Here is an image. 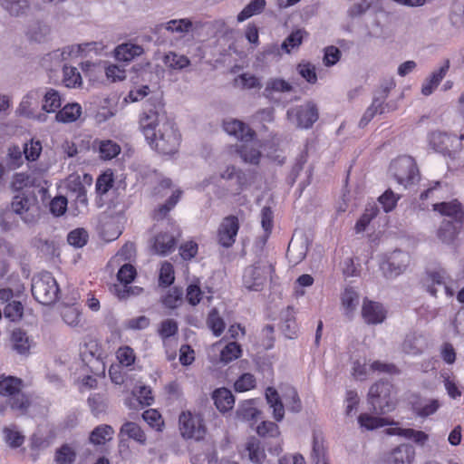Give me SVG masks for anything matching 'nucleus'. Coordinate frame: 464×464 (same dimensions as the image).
Returning <instances> with one entry per match:
<instances>
[{
  "label": "nucleus",
  "instance_id": "obj_1",
  "mask_svg": "<svg viewBox=\"0 0 464 464\" xmlns=\"http://www.w3.org/2000/svg\"><path fill=\"white\" fill-rule=\"evenodd\" d=\"M139 125L152 150L161 154H173L177 151L180 135L158 100L146 101Z\"/></svg>",
  "mask_w": 464,
  "mask_h": 464
},
{
  "label": "nucleus",
  "instance_id": "obj_2",
  "mask_svg": "<svg viewBox=\"0 0 464 464\" xmlns=\"http://www.w3.org/2000/svg\"><path fill=\"white\" fill-rule=\"evenodd\" d=\"M224 130L228 135L246 143L238 149L245 162L258 163L261 154L252 143L255 132L246 123L238 120H227L224 122Z\"/></svg>",
  "mask_w": 464,
  "mask_h": 464
},
{
  "label": "nucleus",
  "instance_id": "obj_3",
  "mask_svg": "<svg viewBox=\"0 0 464 464\" xmlns=\"http://www.w3.org/2000/svg\"><path fill=\"white\" fill-rule=\"evenodd\" d=\"M429 146L438 153H440L450 160L459 159L463 145L456 134L441 130L431 131L428 135Z\"/></svg>",
  "mask_w": 464,
  "mask_h": 464
},
{
  "label": "nucleus",
  "instance_id": "obj_4",
  "mask_svg": "<svg viewBox=\"0 0 464 464\" xmlns=\"http://www.w3.org/2000/svg\"><path fill=\"white\" fill-rule=\"evenodd\" d=\"M22 380L13 376L0 379V395L9 398V404L14 411L24 412L29 406V399L22 392Z\"/></svg>",
  "mask_w": 464,
  "mask_h": 464
},
{
  "label": "nucleus",
  "instance_id": "obj_5",
  "mask_svg": "<svg viewBox=\"0 0 464 464\" xmlns=\"http://www.w3.org/2000/svg\"><path fill=\"white\" fill-rule=\"evenodd\" d=\"M59 293L56 280L49 272H42L33 278L32 294L43 304L55 302Z\"/></svg>",
  "mask_w": 464,
  "mask_h": 464
},
{
  "label": "nucleus",
  "instance_id": "obj_6",
  "mask_svg": "<svg viewBox=\"0 0 464 464\" xmlns=\"http://www.w3.org/2000/svg\"><path fill=\"white\" fill-rule=\"evenodd\" d=\"M273 266L266 260H258L245 268L242 282L245 288L251 291L262 290L267 276L272 273Z\"/></svg>",
  "mask_w": 464,
  "mask_h": 464
},
{
  "label": "nucleus",
  "instance_id": "obj_7",
  "mask_svg": "<svg viewBox=\"0 0 464 464\" xmlns=\"http://www.w3.org/2000/svg\"><path fill=\"white\" fill-rule=\"evenodd\" d=\"M11 208L27 224L35 223L40 215L37 198L32 193L23 192L14 196L11 203Z\"/></svg>",
  "mask_w": 464,
  "mask_h": 464
},
{
  "label": "nucleus",
  "instance_id": "obj_8",
  "mask_svg": "<svg viewBox=\"0 0 464 464\" xmlns=\"http://www.w3.org/2000/svg\"><path fill=\"white\" fill-rule=\"evenodd\" d=\"M368 402L376 414L391 411L394 408L391 399V385L383 382L372 384L369 390Z\"/></svg>",
  "mask_w": 464,
  "mask_h": 464
},
{
  "label": "nucleus",
  "instance_id": "obj_9",
  "mask_svg": "<svg viewBox=\"0 0 464 464\" xmlns=\"http://www.w3.org/2000/svg\"><path fill=\"white\" fill-rule=\"evenodd\" d=\"M390 171L403 188L413 184L419 179L418 169L414 160L410 156L396 159L390 167Z\"/></svg>",
  "mask_w": 464,
  "mask_h": 464
},
{
  "label": "nucleus",
  "instance_id": "obj_10",
  "mask_svg": "<svg viewBox=\"0 0 464 464\" xmlns=\"http://www.w3.org/2000/svg\"><path fill=\"white\" fill-rule=\"evenodd\" d=\"M290 123L300 129H309L318 120L319 112L316 105L308 102L303 105L290 108L286 112Z\"/></svg>",
  "mask_w": 464,
  "mask_h": 464
},
{
  "label": "nucleus",
  "instance_id": "obj_11",
  "mask_svg": "<svg viewBox=\"0 0 464 464\" xmlns=\"http://www.w3.org/2000/svg\"><path fill=\"white\" fill-rule=\"evenodd\" d=\"M179 430L184 438L201 440L206 430L202 423V420L198 415H193L190 412H182L179 415Z\"/></svg>",
  "mask_w": 464,
  "mask_h": 464
},
{
  "label": "nucleus",
  "instance_id": "obj_12",
  "mask_svg": "<svg viewBox=\"0 0 464 464\" xmlns=\"http://www.w3.org/2000/svg\"><path fill=\"white\" fill-rule=\"evenodd\" d=\"M410 263V256L402 251L393 252L389 259L381 266L383 275L388 278L396 277L405 271Z\"/></svg>",
  "mask_w": 464,
  "mask_h": 464
},
{
  "label": "nucleus",
  "instance_id": "obj_13",
  "mask_svg": "<svg viewBox=\"0 0 464 464\" xmlns=\"http://www.w3.org/2000/svg\"><path fill=\"white\" fill-rule=\"evenodd\" d=\"M450 277L444 269L434 270L427 273L425 285L429 293L436 296L438 287H441L448 296L454 295V290L449 285Z\"/></svg>",
  "mask_w": 464,
  "mask_h": 464
},
{
  "label": "nucleus",
  "instance_id": "obj_14",
  "mask_svg": "<svg viewBox=\"0 0 464 464\" xmlns=\"http://www.w3.org/2000/svg\"><path fill=\"white\" fill-rule=\"evenodd\" d=\"M239 229L238 218L235 216H228L223 218L218 231V243L224 247H230L236 241Z\"/></svg>",
  "mask_w": 464,
  "mask_h": 464
},
{
  "label": "nucleus",
  "instance_id": "obj_15",
  "mask_svg": "<svg viewBox=\"0 0 464 464\" xmlns=\"http://www.w3.org/2000/svg\"><path fill=\"white\" fill-rule=\"evenodd\" d=\"M123 217L121 211L117 213L116 216H111L109 213H104L100 217L99 223L103 237L108 241L116 239L121 234V221Z\"/></svg>",
  "mask_w": 464,
  "mask_h": 464
},
{
  "label": "nucleus",
  "instance_id": "obj_16",
  "mask_svg": "<svg viewBox=\"0 0 464 464\" xmlns=\"http://www.w3.org/2000/svg\"><path fill=\"white\" fill-rule=\"evenodd\" d=\"M416 459L415 448L410 443H401L390 450L387 464H413Z\"/></svg>",
  "mask_w": 464,
  "mask_h": 464
},
{
  "label": "nucleus",
  "instance_id": "obj_17",
  "mask_svg": "<svg viewBox=\"0 0 464 464\" xmlns=\"http://www.w3.org/2000/svg\"><path fill=\"white\" fill-rule=\"evenodd\" d=\"M43 96V92L39 89L29 91L22 99L17 112L26 118H33L38 108L39 101Z\"/></svg>",
  "mask_w": 464,
  "mask_h": 464
},
{
  "label": "nucleus",
  "instance_id": "obj_18",
  "mask_svg": "<svg viewBox=\"0 0 464 464\" xmlns=\"http://www.w3.org/2000/svg\"><path fill=\"white\" fill-rule=\"evenodd\" d=\"M362 315L367 324H377L384 321L386 311L381 304L364 300L362 307Z\"/></svg>",
  "mask_w": 464,
  "mask_h": 464
},
{
  "label": "nucleus",
  "instance_id": "obj_19",
  "mask_svg": "<svg viewBox=\"0 0 464 464\" xmlns=\"http://www.w3.org/2000/svg\"><path fill=\"white\" fill-rule=\"evenodd\" d=\"M462 223L459 220H443L437 231L438 238L444 244H452L461 230Z\"/></svg>",
  "mask_w": 464,
  "mask_h": 464
},
{
  "label": "nucleus",
  "instance_id": "obj_20",
  "mask_svg": "<svg viewBox=\"0 0 464 464\" xmlns=\"http://www.w3.org/2000/svg\"><path fill=\"white\" fill-rule=\"evenodd\" d=\"M144 49L141 45L132 43H124L114 49V57L120 62H130L142 55Z\"/></svg>",
  "mask_w": 464,
  "mask_h": 464
},
{
  "label": "nucleus",
  "instance_id": "obj_21",
  "mask_svg": "<svg viewBox=\"0 0 464 464\" xmlns=\"http://www.w3.org/2000/svg\"><path fill=\"white\" fill-rule=\"evenodd\" d=\"M175 237L169 233L158 234L152 243V251L160 256H166L175 248Z\"/></svg>",
  "mask_w": 464,
  "mask_h": 464
},
{
  "label": "nucleus",
  "instance_id": "obj_22",
  "mask_svg": "<svg viewBox=\"0 0 464 464\" xmlns=\"http://www.w3.org/2000/svg\"><path fill=\"white\" fill-rule=\"evenodd\" d=\"M433 209L440 212L443 216L452 218L453 221L463 222V210L461 204L458 200L450 202H441L433 205Z\"/></svg>",
  "mask_w": 464,
  "mask_h": 464
},
{
  "label": "nucleus",
  "instance_id": "obj_23",
  "mask_svg": "<svg viewBox=\"0 0 464 464\" xmlns=\"http://www.w3.org/2000/svg\"><path fill=\"white\" fill-rule=\"evenodd\" d=\"M449 68L450 62L446 61L442 66L433 72L432 74L423 82L421 87V93L425 96L431 94L447 74Z\"/></svg>",
  "mask_w": 464,
  "mask_h": 464
},
{
  "label": "nucleus",
  "instance_id": "obj_24",
  "mask_svg": "<svg viewBox=\"0 0 464 464\" xmlns=\"http://www.w3.org/2000/svg\"><path fill=\"white\" fill-rule=\"evenodd\" d=\"M426 347V341L421 334H408L402 343V350L410 355L420 354Z\"/></svg>",
  "mask_w": 464,
  "mask_h": 464
},
{
  "label": "nucleus",
  "instance_id": "obj_25",
  "mask_svg": "<svg viewBox=\"0 0 464 464\" xmlns=\"http://www.w3.org/2000/svg\"><path fill=\"white\" fill-rule=\"evenodd\" d=\"M294 90L292 83L282 78H270L266 83L264 96L272 98L275 93H288Z\"/></svg>",
  "mask_w": 464,
  "mask_h": 464
},
{
  "label": "nucleus",
  "instance_id": "obj_26",
  "mask_svg": "<svg viewBox=\"0 0 464 464\" xmlns=\"http://www.w3.org/2000/svg\"><path fill=\"white\" fill-rule=\"evenodd\" d=\"M266 399L271 409H273V417L276 421H281L285 416V406L278 395V392L273 387L266 390Z\"/></svg>",
  "mask_w": 464,
  "mask_h": 464
},
{
  "label": "nucleus",
  "instance_id": "obj_27",
  "mask_svg": "<svg viewBox=\"0 0 464 464\" xmlns=\"http://www.w3.org/2000/svg\"><path fill=\"white\" fill-rule=\"evenodd\" d=\"M245 453L247 454L249 460L256 464H261L266 459L265 450L259 440L255 437L246 442Z\"/></svg>",
  "mask_w": 464,
  "mask_h": 464
},
{
  "label": "nucleus",
  "instance_id": "obj_28",
  "mask_svg": "<svg viewBox=\"0 0 464 464\" xmlns=\"http://www.w3.org/2000/svg\"><path fill=\"white\" fill-rule=\"evenodd\" d=\"M213 400L216 407L222 412L231 410L235 404L232 392L226 389H218L213 392Z\"/></svg>",
  "mask_w": 464,
  "mask_h": 464
},
{
  "label": "nucleus",
  "instance_id": "obj_29",
  "mask_svg": "<svg viewBox=\"0 0 464 464\" xmlns=\"http://www.w3.org/2000/svg\"><path fill=\"white\" fill-rule=\"evenodd\" d=\"M42 98V110L48 113L56 112L62 105V99L59 92L53 88H47L45 92H43Z\"/></svg>",
  "mask_w": 464,
  "mask_h": 464
},
{
  "label": "nucleus",
  "instance_id": "obj_30",
  "mask_svg": "<svg viewBox=\"0 0 464 464\" xmlns=\"http://www.w3.org/2000/svg\"><path fill=\"white\" fill-rule=\"evenodd\" d=\"M165 66L170 70L180 71L190 65V60L184 54L168 52L162 57Z\"/></svg>",
  "mask_w": 464,
  "mask_h": 464
},
{
  "label": "nucleus",
  "instance_id": "obj_31",
  "mask_svg": "<svg viewBox=\"0 0 464 464\" xmlns=\"http://www.w3.org/2000/svg\"><path fill=\"white\" fill-rule=\"evenodd\" d=\"M77 456V449L74 444L64 443L54 453L55 464H72Z\"/></svg>",
  "mask_w": 464,
  "mask_h": 464
},
{
  "label": "nucleus",
  "instance_id": "obj_32",
  "mask_svg": "<svg viewBox=\"0 0 464 464\" xmlns=\"http://www.w3.org/2000/svg\"><path fill=\"white\" fill-rule=\"evenodd\" d=\"M81 115V105L79 103H69L57 111L55 118L60 122L69 123L78 120Z\"/></svg>",
  "mask_w": 464,
  "mask_h": 464
},
{
  "label": "nucleus",
  "instance_id": "obj_33",
  "mask_svg": "<svg viewBox=\"0 0 464 464\" xmlns=\"http://www.w3.org/2000/svg\"><path fill=\"white\" fill-rule=\"evenodd\" d=\"M62 317L64 323L70 327H83L84 322L82 317V312L74 305L64 306L62 310Z\"/></svg>",
  "mask_w": 464,
  "mask_h": 464
},
{
  "label": "nucleus",
  "instance_id": "obj_34",
  "mask_svg": "<svg viewBox=\"0 0 464 464\" xmlns=\"http://www.w3.org/2000/svg\"><path fill=\"white\" fill-rule=\"evenodd\" d=\"M358 422L362 428L368 430H372L387 425L397 424V422H394L388 418L374 417L367 413L361 414L358 418Z\"/></svg>",
  "mask_w": 464,
  "mask_h": 464
},
{
  "label": "nucleus",
  "instance_id": "obj_35",
  "mask_svg": "<svg viewBox=\"0 0 464 464\" xmlns=\"http://www.w3.org/2000/svg\"><path fill=\"white\" fill-rule=\"evenodd\" d=\"M0 5L13 16L25 14L30 7L29 0H0Z\"/></svg>",
  "mask_w": 464,
  "mask_h": 464
},
{
  "label": "nucleus",
  "instance_id": "obj_36",
  "mask_svg": "<svg viewBox=\"0 0 464 464\" xmlns=\"http://www.w3.org/2000/svg\"><path fill=\"white\" fill-rule=\"evenodd\" d=\"M114 430L111 426L102 424L97 426L90 434L89 440L94 445H103L112 439Z\"/></svg>",
  "mask_w": 464,
  "mask_h": 464
},
{
  "label": "nucleus",
  "instance_id": "obj_37",
  "mask_svg": "<svg viewBox=\"0 0 464 464\" xmlns=\"http://www.w3.org/2000/svg\"><path fill=\"white\" fill-rule=\"evenodd\" d=\"M283 400L285 401L286 408L295 413L302 411V402L297 393V391L292 386H285L282 390Z\"/></svg>",
  "mask_w": 464,
  "mask_h": 464
},
{
  "label": "nucleus",
  "instance_id": "obj_38",
  "mask_svg": "<svg viewBox=\"0 0 464 464\" xmlns=\"http://www.w3.org/2000/svg\"><path fill=\"white\" fill-rule=\"evenodd\" d=\"M160 26L172 34L183 35L191 31L193 24L189 19L182 18L169 20Z\"/></svg>",
  "mask_w": 464,
  "mask_h": 464
},
{
  "label": "nucleus",
  "instance_id": "obj_39",
  "mask_svg": "<svg viewBox=\"0 0 464 464\" xmlns=\"http://www.w3.org/2000/svg\"><path fill=\"white\" fill-rule=\"evenodd\" d=\"M359 304V295L353 287H346L342 295V305L347 316H352Z\"/></svg>",
  "mask_w": 464,
  "mask_h": 464
},
{
  "label": "nucleus",
  "instance_id": "obj_40",
  "mask_svg": "<svg viewBox=\"0 0 464 464\" xmlns=\"http://www.w3.org/2000/svg\"><path fill=\"white\" fill-rule=\"evenodd\" d=\"M386 108H388V104H384L383 99L375 98L373 99L372 104L368 107V109L365 111L364 114L362 115L359 126L363 128L365 127L371 120L374 117L377 113H384L386 111Z\"/></svg>",
  "mask_w": 464,
  "mask_h": 464
},
{
  "label": "nucleus",
  "instance_id": "obj_41",
  "mask_svg": "<svg viewBox=\"0 0 464 464\" xmlns=\"http://www.w3.org/2000/svg\"><path fill=\"white\" fill-rule=\"evenodd\" d=\"M12 342L14 349L21 354H25L32 345V340L28 337L26 333L21 329L13 331Z\"/></svg>",
  "mask_w": 464,
  "mask_h": 464
},
{
  "label": "nucleus",
  "instance_id": "obj_42",
  "mask_svg": "<svg viewBox=\"0 0 464 464\" xmlns=\"http://www.w3.org/2000/svg\"><path fill=\"white\" fill-rule=\"evenodd\" d=\"M440 403L436 399H423L414 405V411L416 415L426 418L434 414L439 408Z\"/></svg>",
  "mask_w": 464,
  "mask_h": 464
},
{
  "label": "nucleus",
  "instance_id": "obj_43",
  "mask_svg": "<svg viewBox=\"0 0 464 464\" xmlns=\"http://www.w3.org/2000/svg\"><path fill=\"white\" fill-rule=\"evenodd\" d=\"M266 6V0H252L246 5L243 10L237 14L239 23L252 17L253 15L261 14Z\"/></svg>",
  "mask_w": 464,
  "mask_h": 464
},
{
  "label": "nucleus",
  "instance_id": "obj_44",
  "mask_svg": "<svg viewBox=\"0 0 464 464\" xmlns=\"http://www.w3.org/2000/svg\"><path fill=\"white\" fill-rule=\"evenodd\" d=\"M120 434L125 435L128 438L132 439L140 444H144L146 442V435L144 431L135 422H125L120 430Z\"/></svg>",
  "mask_w": 464,
  "mask_h": 464
},
{
  "label": "nucleus",
  "instance_id": "obj_45",
  "mask_svg": "<svg viewBox=\"0 0 464 464\" xmlns=\"http://www.w3.org/2000/svg\"><path fill=\"white\" fill-rule=\"evenodd\" d=\"M234 84L243 90L260 89L262 87L260 79L249 72H244L236 77Z\"/></svg>",
  "mask_w": 464,
  "mask_h": 464
},
{
  "label": "nucleus",
  "instance_id": "obj_46",
  "mask_svg": "<svg viewBox=\"0 0 464 464\" xmlns=\"http://www.w3.org/2000/svg\"><path fill=\"white\" fill-rule=\"evenodd\" d=\"M306 252L307 245L305 241L300 243L293 239L290 241L287 249V256L292 263L298 264L301 262L305 257Z\"/></svg>",
  "mask_w": 464,
  "mask_h": 464
},
{
  "label": "nucleus",
  "instance_id": "obj_47",
  "mask_svg": "<svg viewBox=\"0 0 464 464\" xmlns=\"http://www.w3.org/2000/svg\"><path fill=\"white\" fill-rule=\"evenodd\" d=\"M280 328L286 338L294 339L297 336V324L293 313L289 309L285 312L282 319Z\"/></svg>",
  "mask_w": 464,
  "mask_h": 464
},
{
  "label": "nucleus",
  "instance_id": "obj_48",
  "mask_svg": "<svg viewBox=\"0 0 464 464\" xmlns=\"http://www.w3.org/2000/svg\"><path fill=\"white\" fill-rule=\"evenodd\" d=\"M181 190L176 189L175 191H173L169 198L167 200V202L163 205H160L154 211V218L157 220H160L166 218L169 212L176 206V204L179 200Z\"/></svg>",
  "mask_w": 464,
  "mask_h": 464
},
{
  "label": "nucleus",
  "instance_id": "obj_49",
  "mask_svg": "<svg viewBox=\"0 0 464 464\" xmlns=\"http://www.w3.org/2000/svg\"><path fill=\"white\" fill-rule=\"evenodd\" d=\"M11 185L14 190H22L27 187L36 186L38 183L37 179L34 176L20 172L14 175Z\"/></svg>",
  "mask_w": 464,
  "mask_h": 464
},
{
  "label": "nucleus",
  "instance_id": "obj_50",
  "mask_svg": "<svg viewBox=\"0 0 464 464\" xmlns=\"http://www.w3.org/2000/svg\"><path fill=\"white\" fill-rule=\"evenodd\" d=\"M63 82L68 88H75L82 84V76L77 68L63 65Z\"/></svg>",
  "mask_w": 464,
  "mask_h": 464
},
{
  "label": "nucleus",
  "instance_id": "obj_51",
  "mask_svg": "<svg viewBox=\"0 0 464 464\" xmlns=\"http://www.w3.org/2000/svg\"><path fill=\"white\" fill-rule=\"evenodd\" d=\"M305 34V31L301 29L292 32L282 43L281 48L290 53L293 49L299 47Z\"/></svg>",
  "mask_w": 464,
  "mask_h": 464
},
{
  "label": "nucleus",
  "instance_id": "obj_52",
  "mask_svg": "<svg viewBox=\"0 0 464 464\" xmlns=\"http://www.w3.org/2000/svg\"><path fill=\"white\" fill-rule=\"evenodd\" d=\"M121 151L120 146L110 140H102L99 145L100 156L103 160H111L116 157Z\"/></svg>",
  "mask_w": 464,
  "mask_h": 464
},
{
  "label": "nucleus",
  "instance_id": "obj_53",
  "mask_svg": "<svg viewBox=\"0 0 464 464\" xmlns=\"http://www.w3.org/2000/svg\"><path fill=\"white\" fill-rule=\"evenodd\" d=\"M24 159L28 161H35L43 150L42 143L40 140H30L28 142L24 144Z\"/></svg>",
  "mask_w": 464,
  "mask_h": 464
},
{
  "label": "nucleus",
  "instance_id": "obj_54",
  "mask_svg": "<svg viewBox=\"0 0 464 464\" xmlns=\"http://www.w3.org/2000/svg\"><path fill=\"white\" fill-rule=\"evenodd\" d=\"M259 411L255 407L253 401H246L239 404L237 410V416L243 420H250L258 415Z\"/></svg>",
  "mask_w": 464,
  "mask_h": 464
},
{
  "label": "nucleus",
  "instance_id": "obj_55",
  "mask_svg": "<svg viewBox=\"0 0 464 464\" xmlns=\"http://www.w3.org/2000/svg\"><path fill=\"white\" fill-rule=\"evenodd\" d=\"M240 345L236 342L227 343L220 352V361L228 363L241 355Z\"/></svg>",
  "mask_w": 464,
  "mask_h": 464
},
{
  "label": "nucleus",
  "instance_id": "obj_56",
  "mask_svg": "<svg viewBox=\"0 0 464 464\" xmlns=\"http://www.w3.org/2000/svg\"><path fill=\"white\" fill-rule=\"evenodd\" d=\"M207 324L216 336H219L225 329V323L216 308L210 311Z\"/></svg>",
  "mask_w": 464,
  "mask_h": 464
},
{
  "label": "nucleus",
  "instance_id": "obj_57",
  "mask_svg": "<svg viewBox=\"0 0 464 464\" xmlns=\"http://www.w3.org/2000/svg\"><path fill=\"white\" fill-rule=\"evenodd\" d=\"M311 457L315 464H329L325 458V447L322 440L314 437Z\"/></svg>",
  "mask_w": 464,
  "mask_h": 464
},
{
  "label": "nucleus",
  "instance_id": "obj_58",
  "mask_svg": "<svg viewBox=\"0 0 464 464\" xmlns=\"http://www.w3.org/2000/svg\"><path fill=\"white\" fill-rule=\"evenodd\" d=\"M182 295L183 292L181 289L177 287L171 288L162 298V303L168 308H177L182 303Z\"/></svg>",
  "mask_w": 464,
  "mask_h": 464
},
{
  "label": "nucleus",
  "instance_id": "obj_59",
  "mask_svg": "<svg viewBox=\"0 0 464 464\" xmlns=\"http://www.w3.org/2000/svg\"><path fill=\"white\" fill-rule=\"evenodd\" d=\"M450 20L455 26L464 24V0H455L451 7Z\"/></svg>",
  "mask_w": 464,
  "mask_h": 464
},
{
  "label": "nucleus",
  "instance_id": "obj_60",
  "mask_svg": "<svg viewBox=\"0 0 464 464\" xmlns=\"http://www.w3.org/2000/svg\"><path fill=\"white\" fill-rule=\"evenodd\" d=\"M88 239V234L83 228H77L68 234L67 241L71 246L82 247Z\"/></svg>",
  "mask_w": 464,
  "mask_h": 464
},
{
  "label": "nucleus",
  "instance_id": "obj_61",
  "mask_svg": "<svg viewBox=\"0 0 464 464\" xmlns=\"http://www.w3.org/2000/svg\"><path fill=\"white\" fill-rule=\"evenodd\" d=\"M178 324L173 319H166L161 322L158 330L159 335L163 339L174 336L178 333Z\"/></svg>",
  "mask_w": 464,
  "mask_h": 464
},
{
  "label": "nucleus",
  "instance_id": "obj_62",
  "mask_svg": "<svg viewBox=\"0 0 464 464\" xmlns=\"http://www.w3.org/2000/svg\"><path fill=\"white\" fill-rule=\"evenodd\" d=\"M113 184V178L111 173H103L99 176L96 181L95 188L99 196L106 194Z\"/></svg>",
  "mask_w": 464,
  "mask_h": 464
},
{
  "label": "nucleus",
  "instance_id": "obj_63",
  "mask_svg": "<svg viewBox=\"0 0 464 464\" xmlns=\"http://www.w3.org/2000/svg\"><path fill=\"white\" fill-rule=\"evenodd\" d=\"M298 73L309 83H315L317 82V75L315 67L310 63H302L297 66Z\"/></svg>",
  "mask_w": 464,
  "mask_h": 464
},
{
  "label": "nucleus",
  "instance_id": "obj_64",
  "mask_svg": "<svg viewBox=\"0 0 464 464\" xmlns=\"http://www.w3.org/2000/svg\"><path fill=\"white\" fill-rule=\"evenodd\" d=\"M142 418L150 427L157 430H161L163 420L158 411L154 409L147 410L143 412Z\"/></svg>",
  "mask_w": 464,
  "mask_h": 464
}]
</instances>
